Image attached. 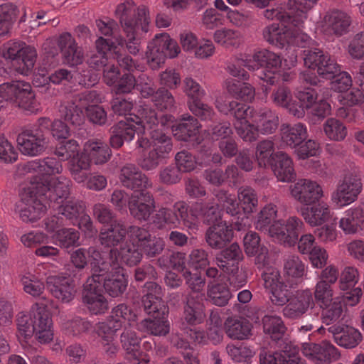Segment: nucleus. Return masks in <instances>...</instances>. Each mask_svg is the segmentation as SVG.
<instances>
[{
  "label": "nucleus",
  "mask_w": 364,
  "mask_h": 364,
  "mask_svg": "<svg viewBox=\"0 0 364 364\" xmlns=\"http://www.w3.org/2000/svg\"><path fill=\"white\" fill-rule=\"evenodd\" d=\"M214 199L208 202L193 203L190 209L183 201L174 204L173 210L166 208H160L153 216V223L157 228H162L165 225H176L180 220L188 229H195L197 220L200 218L204 223H218L221 220V212Z\"/></svg>",
  "instance_id": "nucleus-1"
},
{
  "label": "nucleus",
  "mask_w": 364,
  "mask_h": 364,
  "mask_svg": "<svg viewBox=\"0 0 364 364\" xmlns=\"http://www.w3.org/2000/svg\"><path fill=\"white\" fill-rule=\"evenodd\" d=\"M159 124H155L149 131V139L139 137L136 141L137 147L149 151L144 153L139 161L140 166L146 170H154L168 158L173 149L172 139L167 135L163 128L169 127L173 122L174 117L169 114L158 115Z\"/></svg>",
  "instance_id": "nucleus-2"
},
{
  "label": "nucleus",
  "mask_w": 364,
  "mask_h": 364,
  "mask_svg": "<svg viewBox=\"0 0 364 364\" xmlns=\"http://www.w3.org/2000/svg\"><path fill=\"white\" fill-rule=\"evenodd\" d=\"M144 310L152 318H145L137 323V329L157 336L169 333L170 324L167 319L168 308L162 299L161 287L154 282H146L142 289Z\"/></svg>",
  "instance_id": "nucleus-3"
},
{
  "label": "nucleus",
  "mask_w": 364,
  "mask_h": 364,
  "mask_svg": "<svg viewBox=\"0 0 364 364\" xmlns=\"http://www.w3.org/2000/svg\"><path fill=\"white\" fill-rule=\"evenodd\" d=\"M115 14L127 35V39L121 37L116 38V42L114 43L118 47L117 50L121 54V48L125 44L128 51L136 55L141 48L139 32L146 33L148 31L147 9L144 6H141L136 10L134 1L127 0L117 6Z\"/></svg>",
  "instance_id": "nucleus-4"
},
{
  "label": "nucleus",
  "mask_w": 364,
  "mask_h": 364,
  "mask_svg": "<svg viewBox=\"0 0 364 364\" xmlns=\"http://www.w3.org/2000/svg\"><path fill=\"white\" fill-rule=\"evenodd\" d=\"M281 65L280 55L267 49L256 50L252 54H243L228 65V73L233 77L246 80L249 74L241 67L249 70H261L257 76L267 84H273Z\"/></svg>",
  "instance_id": "nucleus-5"
},
{
  "label": "nucleus",
  "mask_w": 364,
  "mask_h": 364,
  "mask_svg": "<svg viewBox=\"0 0 364 364\" xmlns=\"http://www.w3.org/2000/svg\"><path fill=\"white\" fill-rule=\"evenodd\" d=\"M157 124L159 119L155 110L147 106H140L134 117H126V120L122 119L112 127L110 145L118 149L124 141H132L136 133L141 137L140 134L144 133L146 129H152Z\"/></svg>",
  "instance_id": "nucleus-6"
},
{
  "label": "nucleus",
  "mask_w": 364,
  "mask_h": 364,
  "mask_svg": "<svg viewBox=\"0 0 364 364\" xmlns=\"http://www.w3.org/2000/svg\"><path fill=\"white\" fill-rule=\"evenodd\" d=\"M296 16L289 22L272 23L264 28V38L270 44L279 48L289 46L305 47L311 43V38L301 30L304 20L301 23L295 21Z\"/></svg>",
  "instance_id": "nucleus-7"
},
{
  "label": "nucleus",
  "mask_w": 364,
  "mask_h": 364,
  "mask_svg": "<svg viewBox=\"0 0 364 364\" xmlns=\"http://www.w3.org/2000/svg\"><path fill=\"white\" fill-rule=\"evenodd\" d=\"M46 181H33L23 188L21 200L17 205L20 218L26 223H33L39 220L46 213L50 205L49 198L46 196L48 189Z\"/></svg>",
  "instance_id": "nucleus-8"
},
{
  "label": "nucleus",
  "mask_w": 364,
  "mask_h": 364,
  "mask_svg": "<svg viewBox=\"0 0 364 364\" xmlns=\"http://www.w3.org/2000/svg\"><path fill=\"white\" fill-rule=\"evenodd\" d=\"M311 43L305 46L304 50V61L306 66L310 70H306L301 74L300 79L310 85L316 86L320 82L314 70L321 77L331 76L333 71H336L337 63L330 55L324 53L317 46L311 39Z\"/></svg>",
  "instance_id": "nucleus-9"
},
{
  "label": "nucleus",
  "mask_w": 364,
  "mask_h": 364,
  "mask_svg": "<svg viewBox=\"0 0 364 364\" xmlns=\"http://www.w3.org/2000/svg\"><path fill=\"white\" fill-rule=\"evenodd\" d=\"M71 184V181L66 177L58 178L47 197L50 200L49 208L53 211H58V214H61L65 219L75 224L74 220H77L85 212V205L82 201L79 200H69L65 203L70 195Z\"/></svg>",
  "instance_id": "nucleus-10"
},
{
  "label": "nucleus",
  "mask_w": 364,
  "mask_h": 364,
  "mask_svg": "<svg viewBox=\"0 0 364 364\" xmlns=\"http://www.w3.org/2000/svg\"><path fill=\"white\" fill-rule=\"evenodd\" d=\"M62 171L63 166L60 160L55 157H46L43 159L30 161L18 166L20 175L26 176L31 174V176H28V179L30 180L29 183H33V181H37V182L46 181V186L48 188V189H45L47 191L46 196L49 195L50 191L53 189L57 180L63 177L61 176L51 178L50 176L60 174Z\"/></svg>",
  "instance_id": "nucleus-11"
},
{
  "label": "nucleus",
  "mask_w": 364,
  "mask_h": 364,
  "mask_svg": "<svg viewBox=\"0 0 364 364\" xmlns=\"http://www.w3.org/2000/svg\"><path fill=\"white\" fill-rule=\"evenodd\" d=\"M50 124L51 120L49 118L41 117L33 126L22 130L16 139L21 153L29 156L42 154L48 144L44 132L49 130Z\"/></svg>",
  "instance_id": "nucleus-12"
},
{
  "label": "nucleus",
  "mask_w": 364,
  "mask_h": 364,
  "mask_svg": "<svg viewBox=\"0 0 364 364\" xmlns=\"http://www.w3.org/2000/svg\"><path fill=\"white\" fill-rule=\"evenodd\" d=\"M95 45L97 53L92 54L87 60L90 68L95 70L105 68L108 64V58L112 57L117 60L121 68L129 72L140 70L139 65H137L131 57L118 53L117 50L118 47L110 38L100 37L96 41Z\"/></svg>",
  "instance_id": "nucleus-13"
},
{
  "label": "nucleus",
  "mask_w": 364,
  "mask_h": 364,
  "mask_svg": "<svg viewBox=\"0 0 364 364\" xmlns=\"http://www.w3.org/2000/svg\"><path fill=\"white\" fill-rule=\"evenodd\" d=\"M279 126L277 113L268 107L257 108L252 123L246 124L247 131H244L240 125V137L246 142L256 141L259 134L267 135L274 133Z\"/></svg>",
  "instance_id": "nucleus-14"
},
{
  "label": "nucleus",
  "mask_w": 364,
  "mask_h": 364,
  "mask_svg": "<svg viewBox=\"0 0 364 364\" xmlns=\"http://www.w3.org/2000/svg\"><path fill=\"white\" fill-rule=\"evenodd\" d=\"M1 54L11 60V66L18 73L28 75L31 73L36 58V50L22 42H9L1 49Z\"/></svg>",
  "instance_id": "nucleus-15"
},
{
  "label": "nucleus",
  "mask_w": 364,
  "mask_h": 364,
  "mask_svg": "<svg viewBox=\"0 0 364 364\" xmlns=\"http://www.w3.org/2000/svg\"><path fill=\"white\" fill-rule=\"evenodd\" d=\"M180 52L177 42L171 38L167 33H161L149 43L146 57L149 67L155 70L164 63L166 58H174Z\"/></svg>",
  "instance_id": "nucleus-16"
},
{
  "label": "nucleus",
  "mask_w": 364,
  "mask_h": 364,
  "mask_svg": "<svg viewBox=\"0 0 364 364\" xmlns=\"http://www.w3.org/2000/svg\"><path fill=\"white\" fill-rule=\"evenodd\" d=\"M101 102V96L95 90H87L75 95L71 103L62 105L60 109V116L73 125L79 126L85 119V112L91 106H96Z\"/></svg>",
  "instance_id": "nucleus-17"
},
{
  "label": "nucleus",
  "mask_w": 364,
  "mask_h": 364,
  "mask_svg": "<svg viewBox=\"0 0 364 364\" xmlns=\"http://www.w3.org/2000/svg\"><path fill=\"white\" fill-rule=\"evenodd\" d=\"M0 92L26 112L37 113L40 109V105L36 100L31 85L28 82L13 81L3 83L0 85Z\"/></svg>",
  "instance_id": "nucleus-18"
},
{
  "label": "nucleus",
  "mask_w": 364,
  "mask_h": 364,
  "mask_svg": "<svg viewBox=\"0 0 364 364\" xmlns=\"http://www.w3.org/2000/svg\"><path fill=\"white\" fill-rule=\"evenodd\" d=\"M363 189L362 178L357 171H349L339 180L331 200L339 207L347 206L355 202Z\"/></svg>",
  "instance_id": "nucleus-19"
},
{
  "label": "nucleus",
  "mask_w": 364,
  "mask_h": 364,
  "mask_svg": "<svg viewBox=\"0 0 364 364\" xmlns=\"http://www.w3.org/2000/svg\"><path fill=\"white\" fill-rule=\"evenodd\" d=\"M222 159L219 153H213L210 143H204L199 146L197 159L191 153L185 150L178 152L175 156L176 166L181 173L193 171L197 164L203 166H208L210 162L220 164Z\"/></svg>",
  "instance_id": "nucleus-20"
},
{
  "label": "nucleus",
  "mask_w": 364,
  "mask_h": 364,
  "mask_svg": "<svg viewBox=\"0 0 364 364\" xmlns=\"http://www.w3.org/2000/svg\"><path fill=\"white\" fill-rule=\"evenodd\" d=\"M105 256H107L105 252H100L95 247L80 248L71 255V261L76 268L81 269L87 265L89 259L92 272L90 278H96L106 272Z\"/></svg>",
  "instance_id": "nucleus-21"
},
{
  "label": "nucleus",
  "mask_w": 364,
  "mask_h": 364,
  "mask_svg": "<svg viewBox=\"0 0 364 364\" xmlns=\"http://www.w3.org/2000/svg\"><path fill=\"white\" fill-rule=\"evenodd\" d=\"M106 272L99 276L98 282L102 284L109 296L117 297L121 296L127 289L128 280L125 270L115 261L109 263L107 261Z\"/></svg>",
  "instance_id": "nucleus-22"
},
{
  "label": "nucleus",
  "mask_w": 364,
  "mask_h": 364,
  "mask_svg": "<svg viewBox=\"0 0 364 364\" xmlns=\"http://www.w3.org/2000/svg\"><path fill=\"white\" fill-rule=\"evenodd\" d=\"M304 228L303 221L296 216H290L286 220H277L272 229V238L285 246H294Z\"/></svg>",
  "instance_id": "nucleus-23"
},
{
  "label": "nucleus",
  "mask_w": 364,
  "mask_h": 364,
  "mask_svg": "<svg viewBox=\"0 0 364 364\" xmlns=\"http://www.w3.org/2000/svg\"><path fill=\"white\" fill-rule=\"evenodd\" d=\"M128 237L136 241L141 254L147 258L156 257L159 255L165 247L163 239L152 236L149 232L138 226H131L129 228Z\"/></svg>",
  "instance_id": "nucleus-24"
},
{
  "label": "nucleus",
  "mask_w": 364,
  "mask_h": 364,
  "mask_svg": "<svg viewBox=\"0 0 364 364\" xmlns=\"http://www.w3.org/2000/svg\"><path fill=\"white\" fill-rule=\"evenodd\" d=\"M99 278H88L82 291V301L89 311L94 314H104L108 309V301L105 298L102 284L98 282Z\"/></svg>",
  "instance_id": "nucleus-25"
},
{
  "label": "nucleus",
  "mask_w": 364,
  "mask_h": 364,
  "mask_svg": "<svg viewBox=\"0 0 364 364\" xmlns=\"http://www.w3.org/2000/svg\"><path fill=\"white\" fill-rule=\"evenodd\" d=\"M30 313L36 340L42 344L51 341L53 338L52 319L46 306L36 303L32 306Z\"/></svg>",
  "instance_id": "nucleus-26"
},
{
  "label": "nucleus",
  "mask_w": 364,
  "mask_h": 364,
  "mask_svg": "<svg viewBox=\"0 0 364 364\" xmlns=\"http://www.w3.org/2000/svg\"><path fill=\"white\" fill-rule=\"evenodd\" d=\"M301 346L303 355L316 364H330L340 358L338 350L326 340L319 343H303Z\"/></svg>",
  "instance_id": "nucleus-27"
},
{
  "label": "nucleus",
  "mask_w": 364,
  "mask_h": 364,
  "mask_svg": "<svg viewBox=\"0 0 364 364\" xmlns=\"http://www.w3.org/2000/svg\"><path fill=\"white\" fill-rule=\"evenodd\" d=\"M218 202L222 204L227 214L234 218L232 221L235 230H245L250 226V219L241 213L239 203L235 195L224 190H217L213 193Z\"/></svg>",
  "instance_id": "nucleus-28"
},
{
  "label": "nucleus",
  "mask_w": 364,
  "mask_h": 364,
  "mask_svg": "<svg viewBox=\"0 0 364 364\" xmlns=\"http://www.w3.org/2000/svg\"><path fill=\"white\" fill-rule=\"evenodd\" d=\"M350 23L351 18L347 13L338 9L330 10L321 22V31L328 36H340L348 32Z\"/></svg>",
  "instance_id": "nucleus-29"
},
{
  "label": "nucleus",
  "mask_w": 364,
  "mask_h": 364,
  "mask_svg": "<svg viewBox=\"0 0 364 364\" xmlns=\"http://www.w3.org/2000/svg\"><path fill=\"white\" fill-rule=\"evenodd\" d=\"M199 128L198 119L186 114L176 126H173V132L177 139L189 142L192 146H201L204 143L208 144L209 142H203V137L199 134Z\"/></svg>",
  "instance_id": "nucleus-30"
},
{
  "label": "nucleus",
  "mask_w": 364,
  "mask_h": 364,
  "mask_svg": "<svg viewBox=\"0 0 364 364\" xmlns=\"http://www.w3.org/2000/svg\"><path fill=\"white\" fill-rule=\"evenodd\" d=\"M129 242H126L120 245V250L112 248L109 252H106L105 260L109 263L116 262L122 266L124 263L128 266H134L140 262L142 258V254L140 247L136 245V241H134L129 237Z\"/></svg>",
  "instance_id": "nucleus-31"
},
{
  "label": "nucleus",
  "mask_w": 364,
  "mask_h": 364,
  "mask_svg": "<svg viewBox=\"0 0 364 364\" xmlns=\"http://www.w3.org/2000/svg\"><path fill=\"white\" fill-rule=\"evenodd\" d=\"M291 194L300 203L311 205L320 200L323 196V190L316 181L299 179L291 186Z\"/></svg>",
  "instance_id": "nucleus-32"
},
{
  "label": "nucleus",
  "mask_w": 364,
  "mask_h": 364,
  "mask_svg": "<svg viewBox=\"0 0 364 364\" xmlns=\"http://www.w3.org/2000/svg\"><path fill=\"white\" fill-rule=\"evenodd\" d=\"M315 303L313 293L309 289L297 291L283 308V315L289 318H298L304 315L309 308L314 310Z\"/></svg>",
  "instance_id": "nucleus-33"
},
{
  "label": "nucleus",
  "mask_w": 364,
  "mask_h": 364,
  "mask_svg": "<svg viewBox=\"0 0 364 364\" xmlns=\"http://www.w3.org/2000/svg\"><path fill=\"white\" fill-rule=\"evenodd\" d=\"M48 264H41L33 269V272L27 271L23 272L21 277V283L23 291L33 296L39 297L45 289V282L48 277L46 269Z\"/></svg>",
  "instance_id": "nucleus-34"
},
{
  "label": "nucleus",
  "mask_w": 364,
  "mask_h": 364,
  "mask_svg": "<svg viewBox=\"0 0 364 364\" xmlns=\"http://www.w3.org/2000/svg\"><path fill=\"white\" fill-rule=\"evenodd\" d=\"M133 326H125L121 334L120 341L126 351L127 359L132 364H148L149 357L139 350L140 338L136 336Z\"/></svg>",
  "instance_id": "nucleus-35"
},
{
  "label": "nucleus",
  "mask_w": 364,
  "mask_h": 364,
  "mask_svg": "<svg viewBox=\"0 0 364 364\" xmlns=\"http://www.w3.org/2000/svg\"><path fill=\"white\" fill-rule=\"evenodd\" d=\"M155 208L153 196L147 191L133 193L129 200L131 215L139 220H147Z\"/></svg>",
  "instance_id": "nucleus-36"
},
{
  "label": "nucleus",
  "mask_w": 364,
  "mask_h": 364,
  "mask_svg": "<svg viewBox=\"0 0 364 364\" xmlns=\"http://www.w3.org/2000/svg\"><path fill=\"white\" fill-rule=\"evenodd\" d=\"M119 179L124 187L134 191V193L146 191L152 186L148 177L135 165L131 164L122 168Z\"/></svg>",
  "instance_id": "nucleus-37"
},
{
  "label": "nucleus",
  "mask_w": 364,
  "mask_h": 364,
  "mask_svg": "<svg viewBox=\"0 0 364 364\" xmlns=\"http://www.w3.org/2000/svg\"><path fill=\"white\" fill-rule=\"evenodd\" d=\"M46 287L50 294L62 302H70L75 296V287L70 278L58 275H48Z\"/></svg>",
  "instance_id": "nucleus-38"
},
{
  "label": "nucleus",
  "mask_w": 364,
  "mask_h": 364,
  "mask_svg": "<svg viewBox=\"0 0 364 364\" xmlns=\"http://www.w3.org/2000/svg\"><path fill=\"white\" fill-rule=\"evenodd\" d=\"M233 229V223L229 225L226 221L220 220L207 230L205 241L212 248L221 249L231 240Z\"/></svg>",
  "instance_id": "nucleus-39"
},
{
  "label": "nucleus",
  "mask_w": 364,
  "mask_h": 364,
  "mask_svg": "<svg viewBox=\"0 0 364 364\" xmlns=\"http://www.w3.org/2000/svg\"><path fill=\"white\" fill-rule=\"evenodd\" d=\"M112 151L108 144L100 139H90L85 142L83 151L80 155H85L88 163L96 165L107 163L112 156Z\"/></svg>",
  "instance_id": "nucleus-40"
},
{
  "label": "nucleus",
  "mask_w": 364,
  "mask_h": 364,
  "mask_svg": "<svg viewBox=\"0 0 364 364\" xmlns=\"http://www.w3.org/2000/svg\"><path fill=\"white\" fill-rule=\"evenodd\" d=\"M58 46L60 49L65 63L74 66L80 65L84 59L83 51L75 42L70 33L60 34L58 39Z\"/></svg>",
  "instance_id": "nucleus-41"
},
{
  "label": "nucleus",
  "mask_w": 364,
  "mask_h": 364,
  "mask_svg": "<svg viewBox=\"0 0 364 364\" xmlns=\"http://www.w3.org/2000/svg\"><path fill=\"white\" fill-rule=\"evenodd\" d=\"M346 235L357 234L364 230V210L360 206L351 207L343 213L338 223Z\"/></svg>",
  "instance_id": "nucleus-42"
},
{
  "label": "nucleus",
  "mask_w": 364,
  "mask_h": 364,
  "mask_svg": "<svg viewBox=\"0 0 364 364\" xmlns=\"http://www.w3.org/2000/svg\"><path fill=\"white\" fill-rule=\"evenodd\" d=\"M328 331L333 334L336 343L346 348H355L363 338L359 330L349 326L333 325Z\"/></svg>",
  "instance_id": "nucleus-43"
},
{
  "label": "nucleus",
  "mask_w": 364,
  "mask_h": 364,
  "mask_svg": "<svg viewBox=\"0 0 364 364\" xmlns=\"http://www.w3.org/2000/svg\"><path fill=\"white\" fill-rule=\"evenodd\" d=\"M203 296L198 294L187 296L183 314V320L188 325L196 326L205 318Z\"/></svg>",
  "instance_id": "nucleus-44"
},
{
  "label": "nucleus",
  "mask_w": 364,
  "mask_h": 364,
  "mask_svg": "<svg viewBox=\"0 0 364 364\" xmlns=\"http://www.w3.org/2000/svg\"><path fill=\"white\" fill-rule=\"evenodd\" d=\"M280 135L281 147L296 148L306 139L307 129L302 123H296L293 125L283 124L281 126Z\"/></svg>",
  "instance_id": "nucleus-45"
},
{
  "label": "nucleus",
  "mask_w": 364,
  "mask_h": 364,
  "mask_svg": "<svg viewBox=\"0 0 364 364\" xmlns=\"http://www.w3.org/2000/svg\"><path fill=\"white\" fill-rule=\"evenodd\" d=\"M243 258L242 250L237 243H232L217 256V264L223 272H235L239 262Z\"/></svg>",
  "instance_id": "nucleus-46"
},
{
  "label": "nucleus",
  "mask_w": 364,
  "mask_h": 364,
  "mask_svg": "<svg viewBox=\"0 0 364 364\" xmlns=\"http://www.w3.org/2000/svg\"><path fill=\"white\" fill-rule=\"evenodd\" d=\"M244 247L246 254L256 256V263L264 266L268 260V249L261 242L259 235L255 232H249L244 237Z\"/></svg>",
  "instance_id": "nucleus-47"
},
{
  "label": "nucleus",
  "mask_w": 364,
  "mask_h": 364,
  "mask_svg": "<svg viewBox=\"0 0 364 364\" xmlns=\"http://www.w3.org/2000/svg\"><path fill=\"white\" fill-rule=\"evenodd\" d=\"M279 181H291L296 176L291 159L284 152L274 153L273 162L270 165Z\"/></svg>",
  "instance_id": "nucleus-48"
},
{
  "label": "nucleus",
  "mask_w": 364,
  "mask_h": 364,
  "mask_svg": "<svg viewBox=\"0 0 364 364\" xmlns=\"http://www.w3.org/2000/svg\"><path fill=\"white\" fill-rule=\"evenodd\" d=\"M299 212L305 221L311 226L324 223L331 216L328 205L320 200L311 204V206L301 208Z\"/></svg>",
  "instance_id": "nucleus-49"
},
{
  "label": "nucleus",
  "mask_w": 364,
  "mask_h": 364,
  "mask_svg": "<svg viewBox=\"0 0 364 364\" xmlns=\"http://www.w3.org/2000/svg\"><path fill=\"white\" fill-rule=\"evenodd\" d=\"M129 230L122 223H113L109 227L104 226L100 234V243L105 247L117 248L116 246L124 240Z\"/></svg>",
  "instance_id": "nucleus-50"
},
{
  "label": "nucleus",
  "mask_w": 364,
  "mask_h": 364,
  "mask_svg": "<svg viewBox=\"0 0 364 364\" xmlns=\"http://www.w3.org/2000/svg\"><path fill=\"white\" fill-rule=\"evenodd\" d=\"M271 98L275 105L284 107L291 114L298 118L303 117L302 109L296 107V101L293 100L291 92L288 87L279 86L272 92Z\"/></svg>",
  "instance_id": "nucleus-51"
},
{
  "label": "nucleus",
  "mask_w": 364,
  "mask_h": 364,
  "mask_svg": "<svg viewBox=\"0 0 364 364\" xmlns=\"http://www.w3.org/2000/svg\"><path fill=\"white\" fill-rule=\"evenodd\" d=\"M224 326L227 336L232 339H247L252 334V324L246 319L230 317Z\"/></svg>",
  "instance_id": "nucleus-52"
},
{
  "label": "nucleus",
  "mask_w": 364,
  "mask_h": 364,
  "mask_svg": "<svg viewBox=\"0 0 364 364\" xmlns=\"http://www.w3.org/2000/svg\"><path fill=\"white\" fill-rule=\"evenodd\" d=\"M225 86L228 93L235 98L247 102L255 98V89L249 83L230 77L225 81Z\"/></svg>",
  "instance_id": "nucleus-53"
},
{
  "label": "nucleus",
  "mask_w": 364,
  "mask_h": 364,
  "mask_svg": "<svg viewBox=\"0 0 364 364\" xmlns=\"http://www.w3.org/2000/svg\"><path fill=\"white\" fill-rule=\"evenodd\" d=\"M186 333L191 341L197 344H205L208 340L214 345H217L223 339V332L218 326L210 327L206 333L196 328H190L186 329Z\"/></svg>",
  "instance_id": "nucleus-54"
},
{
  "label": "nucleus",
  "mask_w": 364,
  "mask_h": 364,
  "mask_svg": "<svg viewBox=\"0 0 364 364\" xmlns=\"http://www.w3.org/2000/svg\"><path fill=\"white\" fill-rule=\"evenodd\" d=\"M319 308L321 309V321L326 325L338 323L343 318V305L338 297Z\"/></svg>",
  "instance_id": "nucleus-55"
},
{
  "label": "nucleus",
  "mask_w": 364,
  "mask_h": 364,
  "mask_svg": "<svg viewBox=\"0 0 364 364\" xmlns=\"http://www.w3.org/2000/svg\"><path fill=\"white\" fill-rule=\"evenodd\" d=\"M262 324L264 333L272 340L279 341L283 338L287 328L281 317L265 315L262 318Z\"/></svg>",
  "instance_id": "nucleus-56"
},
{
  "label": "nucleus",
  "mask_w": 364,
  "mask_h": 364,
  "mask_svg": "<svg viewBox=\"0 0 364 364\" xmlns=\"http://www.w3.org/2000/svg\"><path fill=\"white\" fill-rule=\"evenodd\" d=\"M277 208L275 205L269 203L266 205L258 213L255 222L256 229L268 232L272 237V229L273 224L276 223Z\"/></svg>",
  "instance_id": "nucleus-57"
},
{
  "label": "nucleus",
  "mask_w": 364,
  "mask_h": 364,
  "mask_svg": "<svg viewBox=\"0 0 364 364\" xmlns=\"http://www.w3.org/2000/svg\"><path fill=\"white\" fill-rule=\"evenodd\" d=\"M257 109H255L252 107L245 105L243 103H240L237 102V106H234V108L231 111L230 114L232 115L235 119L234 122V127L236 130L237 134L240 136V125L244 129V131H247L248 129H246V124H250L251 123L248 121V119H253L255 116V113L256 112Z\"/></svg>",
  "instance_id": "nucleus-58"
},
{
  "label": "nucleus",
  "mask_w": 364,
  "mask_h": 364,
  "mask_svg": "<svg viewBox=\"0 0 364 364\" xmlns=\"http://www.w3.org/2000/svg\"><path fill=\"white\" fill-rule=\"evenodd\" d=\"M79 239L80 232L74 228H61L52 236L53 243L65 249L77 246Z\"/></svg>",
  "instance_id": "nucleus-59"
},
{
  "label": "nucleus",
  "mask_w": 364,
  "mask_h": 364,
  "mask_svg": "<svg viewBox=\"0 0 364 364\" xmlns=\"http://www.w3.org/2000/svg\"><path fill=\"white\" fill-rule=\"evenodd\" d=\"M295 283L287 280V282H283L278 284L276 287L269 290V299L271 303L277 306H284L291 299L294 293L291 288L294 287Z\"/></svg>",
  "instance_id": "nucleus-60"
},
{
  "label": "nucleus",
  "mask_w": 364,
  "mask_h": 364,
  "mask_svg": "<svg viewBox=\"0 0 364 364\" xmlns=\"http://www.w3.org/2000/svg\"><path fill=\"white\" fill-rule=\"evenodd\" d=\"M136 318V314L129 306L124 304H120L112 309L111 315L108 318L113 320V321H118L122 328L123 326H126V322H127L129 326H136L137 327Z\"/></svg>",
  "instance_id": "nucleus-61"
},
{
  "label": "nucleus",
  "mask_w": 364,
  "mask_h": 364,
  "mask_svg": "<svg viewBox=\"0 0 364 364\" xmlns=\"http://www.w3.org/2000/svg\"><path fill=\"white\" fill-rule=\"evenodd\" d=\"M336 71H333L331 76H324L323 78L331 80V89L343 93L350 88L352 80L350 75L345 71H341L340 66L337 64Z\"/></svg>",
  "instance_id": "nucleus-62"
},
{
  "label": "nucleus",
  "mask_w": 364,
  "mask_h": 364,
  "mask_svg": "<svg viewBox=\"0 0 364 364\" xmlns=\"http://www.w3.org/2000/svg\"><path fill=\"white\" fill-rule=\"evenodd\" d=\"M183 90L188 97V107L202 100L205 95L204 89L192 77H186L183 80Z\"/></svg>",
  "instance_id": "nucleus-63"
},
{
  "label": "nucleus",
  "mask_w": 364,
  "mask_h": 364,
  "mask_svg": "<svg viewBox=\"0 0 364 364\" xmlns=\"http://www.w3.org/2000/svg\"><path fill=\"white\" fill-rule=\"evenodd\" d=\"M237 198L242 210L246 213H251L258 204L256 191L250 186H241L237 191Z\"/></svg>",
  "instance_id": "nucleus-64"
}]
</instances>
